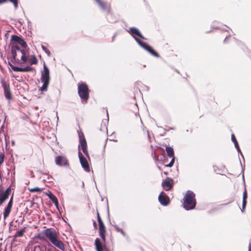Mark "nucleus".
Instances as JSON below:
<instances>
[{
  "instance_id": "obj_12",
  "label": "nucleus",
  "mask_w": 251,
  "mask_h": 251,
  "mask_svg": "<svg viewBox=\"0 0 251 251\" xmlns=\"http://www.w3.org/2000/svg\"><path fill=\"white\" fill-rule=\"evenodd\" d=\"M166 151L167 153V155L169 157H172V160L171 162L169 163V164L166 165V166L167 167H172L175 162V155H174V150L172 147H166Z\"/></svg>"
},
{
  "instance_id": "obj_41",
  "label": "nucleus",
  "mask_w": 251,
  "mask_h": 251,
  "mask_svg": "<svg viewBox=\"0 0 251 251\" xmlns=\"http://www.w3.org/2000/svg\"><path fill=\"white\" fill-rule=\"evenodd\" d=\"M0 251H1V249L0 248Z\"/></svg>"
},
{
  "instance_id": "obj_20",
  "label": "nucleus",
  "mask_w": 251,
  "mask_h": 251,
  "mask_svg": "<svg viewBox=\"0 0 251 251\" xmlns=\"http://www.w3.org/2000/svg\"><path fill=\"white\" fill-rule=\"evenodd\" d=\"M97 4L99 5L100 8L103 10L110 11L111 9V5L107 2L104 1L103 0H95Z\"/></svg>"
},
{
  "instance_id": "obj_23",
  "label": "nucleus",
  "mask_w": 251,
  "mask_h": 251,
  "mask_svg": "<svg viewBox=\"0 0 251 251\" xmlns=\"http://www.w3.org/2000/svg\"><path fill=\"white\" fill-rule=\"evenodd\" d=\"M49 198L52 201V202L55 204L56 207H58L59 203L58 200L55 196H54L51 192L48 195Z\"/></svg>"
},
{
  "instance_id": "obj_42",
  "label": "nucleus",
  "mask_w": 251,
  "mask_h": 251,
  "mask_svg": "<svg viewBox=\"0 0 251 251\" xmlns=\"http://www.w3.org/2000/svg\"><path fill=\"white\" fill-rule=\"evenodd\" d=\"M48 251H50V250H48Z\"/></svg>"
},
{
  "instance_id": "obj_3",
  "label": "nucleus",
  "mask_w": 251,
  "mask_h": 251,
  "mask_svg": "<svg viewBox=\"0 0 251 251\" xmlns=\"http://www.w3.org/2000/svg\"><path fill=\"white\" fill-rule=\"evenodd\" d=\"M78 94L84 103H86L89 98V90L88 86L85 82H79L78 83Z\"/></svg>"
},
{
  "instance_id": "obj_36",
  "label": "nucleus",
  "mask_w": 251,
  "mask_h": 251,
  "mask_svg": "<svg viewBox=\"0 0 251 251\" xmlns=\"http://www.w3.org/2000/svg\"><path fill=\"white\" fill-rule=\"evenodd\" d=\"M249 251H251V244L249 245Z\"/></svg>"
},
{
  "instance_id": "obj_27",
  "label": "nucleus",
  "mask_w": 251,
  "mask_h": 251,
  "mask_svg": "<svg viewBox=\"0 0 251 251\" xmlns=\"http://www.w3.org/2000/svg\"><path fill=\"white\" fill-rule=\"evenodd\" d=\"M231 140L234 143L235 148L238 151H240L239 146L234 134L231 135Z\"/></svg>"
},
{
  "instance_id": "obj_16",
  "label": "nucleus",
  "mask_w": 251,
  "mask_h": 251,
  "mask_svg": "<svg viewBox=\"0 0 251 251\" xmlns=\"http://www.w3.org/2000/svg\"><path fill=\"white\" fill-rule=\"evenodd\" d=\"M2 87L4 89V94L5 98L8 100H11L12 98V95L10 91L9 84L3 83L2 84Z\"/></svg>"
},
{
  "instance_id": "obj_40",
  "label": "nucleus",
  "mask_w": 251,
  "mask_h": 251,
  "mask_svg": "<svg viewBox=\"0 0 251 251\" xmlns=\"http://www.w3.org/2000/svg\"><path fill=\"white\" fill-rule=\"evenodd\" d=\"M5 136V140H6V136L4 135Z\"/></svg>"
},
{
  "instance_id": "obj_24",
  "label": "nucleus",
  "mask_w": 251,
  "mask_h": 251,
  "mask_svg": "<svg viewBox=\"0 0 251 251\" xmlns=\"http://www.w3.org/2000/svg\"><path fill=\"white\" fill-rule=\"evenodd\" d=\"M26 227H25L23 228L20 229V230L17 231L15 235H14V237L15 238L17 237H23L25 233L26 232L25 231Z\"/></svg>"
},
{
  "instance_id": "obj_37",
  "label": "nucleus",
  "mask_w": 251,
  "mask_h": 251,
  "mask_svg": "<svg viewBox=\"0 0 251 251\" xmlns=\"http://www.w3.org/2000/svg\"><path fill=\"white\" fill-rule=\"evenodd\" d=\"M42 48H43V50H47L46 48V47H45L44 46H42Z\"/></svg>"
},
{
  "instance_id": "obj_28",
  "label": "nucleus",
  "mask_w": 251,
  "mask_h": 251,
  "mask_svg": "<svg viewBox=\"0 0 251 251\" xmlns=\"http://www.w3.org/2000/svg\"><path fill=\"white\" fill-rule=\"evenodd\" d=\"M114 228L118 232H120L124 236H126V232L117 226H114Z\"/></svg>"
},
{
  "instance_id": "obj_8",
  "label": "nucleus",
  "mask_w": 251,
  "mask_h": 251,
  "mask_svg": "<svg viewBox=\"0 0 251 251\" xmlns=\"http://www.w3.org/2000/svg\"><path fill=\"white\" fill-rule=\"evenodd\" d=\"M11 192V188L9 186L5 190L1 187H0V206L8 198L10 193Z\"/></svg>"
},
{
  "instance_id": "obj_6",
  "label": "nucleus",
  "mask_w": 251,
  "mask_h": 251,
  "mask_svg": "<svg viewBox=\"0 0 251 251\" xmlns=\"http://www.w3.org/2000/svg\"><path fill=\"white\" fill-rule=\"evenodd\" d=\"M135 41L138 43V44L145 50L149 51L153 56L159 57L160 55L155 50H154L151 46H150L147 43H145L140 40L138 38L134 37Z\"/></svg>"
},
{
  "instance_id": "obj_25",
  "label": "nucleus",
  "mask_w": 251,
  "mask_h": 251,
  "mask_svg": "<svg viewBox=\"0 0 251 251\" xmlns=\"http://www.w3.org/2000/svg\"><path fill=\"white\" fill-rule=\"evenodd\" d=\"M29 61L30 65H36L38 62L35 55H31L29 59Z\"/></svg>"
},
{
  "instance_id": "obj_9",
  "label": "nucleus",
  "mask_w": 251,
  "mask_h": 251,
  "mask_svg": "<svg viewBox=\"0 0 251 251\" xmlns=\"http://www.w3.org/2000/svg\"><path fill=\"white\" fill-rule=\"evenodd\" d=\"M174 180L170 177H167L162 182V186L165 191L171 190L174 186Z\"/></svg>"
},
{
  "instance_id": "obj_7",
  "label": "nucleus",
  "mask_w": 251,
  "mask_h": 251,
  "mask_svg": "<svg viewBox=\"0 0 251 251\" xmlns=\"http://www.w3.org/2000/svg\"><path fill=\"white\" fill-rule=\"evenodd\" d=\"M79 148H81L84 154L89 158L88 151L87 149V142L83 133H79Z\"/></svg>"
},
{
  "instance_id": "obj_15",
  "label": "nucleus",
  "mask_w": 251,
  "mask_h": 251,
  "mask_svg": "<svg viewBox=\"0 0 251 251\" xmlns=\"http://www.w3.org/2000/svg\"><path fill=\"white\" fill-rule=\"evenodd\" d=\"M158 200L160 203L164 206L167 205L170 202L169 197L163 191L159 195Z\"/></svg>"
},
{
  "instance_id": "obj_33",
  "label": "nucleus",
  "mask_w": 251,
  "mask_h": 251,
  "mask_svg": "<svg viewBox=\"0 0 251 251\" xmlns=\"http://www.w3.org/2000/svg\"><path fill=\"white\" fill-rule=\"evenodd\" d=\"M154 159L156 161H158L159 160L158 156L157 155H156L155 154H154Z\"/></svg>"
},
{
  "instance_id": "obj_11",
  "label": "nucleus",
  "mask_w": 251,
  "mask_h": 251,
  "mask_svg": "<svg viewBox=\"0 0 251 251\" xmlns=\"http://www.w3.org/2000/svg\"><path fill=\"white\" fill-rule=\"evenodd\" d=\"M78 157L82 168L86 172H89L90 171L89 165L86 159L84 157L83 154L80 151H79L78 152Z\"/></svg>"
},
{
  "instance_id": "obj_22",
  "label": "nucleus",
  "mask_w": 251,
  "mask_h": 251,
  "mask_svg": "<svg viewBox=\"0 0 251 251\" xmlns=\"http://www.w3.org/2000/svg\"><path fill=\"white\" fill-rule=\"evenodd\" d=\"M247 198H248L247 191L246 189L245 188V191L243 192V195L242 208L241 209L242 212H244V211L245 209L246 206L247 204Z\"/></svg>"
},
{
  "instance_id": "obj_13",
  "label": "nucleus",
  "mask_w": 251,
  "mask_h": 251,
  "mask_svg": "<svg viewBox=\"0 0 251 251\" xmlns=\"http://www.w3.org/2000/svg\"><path fill=\"white\" fill-rule=\"evenodd\" d=\"M9 64L11 67L12 69L15 72H33L34 70V68L30 66H26L25 68H21L18 67H16L12 65L10 62H9Z\"/></svg>"
},
{
  "instance_id": "obj_14",
  "label": "nucleus",
  "mask_w": 251,
  "mask_h": 251,
  "mask_svg": "<svg viewBox=\"0 0 251 251\" xmlns=\"http://www.w3.org/2000/svg\"><path fill=\"white\" fill-rule=\"evenodd\" d=\"M13 196L12 195L11 197L10 198V199L6 205V206L5 207L4 209L3 212V218L4 219H6L7 217L9 215L11 209L13 205Z\"/></svg>"
},
{
  "instance_id": "obj_35",
  "label": "nucleus",
  "mask_w": 251,
  "mask_h": 251,
  "mask_svg": "<svg viewBox=\"0 0 251 251\" xmlns=\"http://www.w3.org/2000/svg\"><path fill=\"white\" fill-rule=\"evenodd\" d=\"M93 226H94V227L95 228H97V223H96V221H95L93 222Z\"/></svg>"
},
{
  "instance_id": "obj_2",
  "label": "nucleus",
  "mask_w": 251,
  "mask_h": 251,
  "mask_svg": "<svg viewBox=\"0 0 251 251\" xmlns=\"http://www.w3.org/2000/svg\"><path fill=\"white\" fill-rule=\"evenodd\" d=\"M196 204L195 194L191 191H187L184 198L183 206L187 210L194 209Z\"/></svg>"
},
{
  "instance_id": "obj_17",
  "label": "nucleus",
  "mask_w": 251,
  "mask_h": 251,
  "mask_svg": "<svg viewBox=\"0 0 251 251\" xmlns=\"http://www.w3.org/2000/svg\"><path fill=\"white\" fill-rule=\"evenodd\" d=\"M55 163L57 165L59 166H68V160L65 157L62 156H58L55 157Z\"/></svg>"
},
{
  "instance_id": "obj_19",
  "label": "nucleus",
  "mask_w": 251,
  "mask_h": 251,
  "mask_svg": "<svg viewBox=\"0 0 251 251\" xmlns=\"http://www.w3.org/2000/svg\"><path fill=\"white\" fill-rule=\"evenodd\" d=\"M11 40L17 42L20 45H21L22 47L24 48H26L27 47V45L26 42L21 37L17 35H13L11 36Z\"/></svg>"
},
{
  "instance_id": "obj_38",
  "label": "nucleus",
  "mask_w": 251,
  "mask_h": 251,
  "mask_svg": "<svg viewBox=\"0 0 251 251\" xmlns=\"http://www.w3.org/2000/svg\"><path fill=\"white\" fill-rule=\"evenodd\" d=\"M45 51H46V52L47 53H48V54H50V52L49 50H45Z\"/></svg>"
},
{
  "instance_id": "obj_5",
  "label": "nucleus",
  "mask_w": 251,
  "mask_h": 251,
  "mask_svg": "<svg viewBox=\"0 0 251 251\" xmlns=\"http://www.w3.org/2000/svg\"><path fill=\"white\" fill-rule=\"evenodd\" d=\"M97 220L99 223V233L100 236L102 239V242L104 244L106 242V227L100 216V213L98 210H97Z\"/></svg>"
},
{
  "instance_id": "obj_34",
  "label": "nucleus",
  "mask_w": 251,
  "mask_h": 251,
  "mask_svg": "<svg viewBox=\"0 0 251 251\" xmlns=\"http://www.w3.org/2000/svg\"><path fill=\"white\" fill-rule=\"evenodd\" d=\"M7 1V0H0V4L5 3Z\"/></svg>"
},
{
  "instance_id": "obj_29",
  "label": "nucleus",
  "mask_w": 251,
  "mask_h": 251,
  "mask_svg": "<svg viewBox=\"0 0 251 251\" xmlns=\"http://www.w3.org/2000/svg\"><path fill=\"white\" fill-rule=\"evenodd\" d=\"M28 190L30 192H32V193L36 192H41L42 191V189H41L39 187H36L32 188H28Z\"/></svg>"
},
{
  "instance_id": "obj_18",
  "label": "nucleus",
  "mask_w": 251,
  "mask_h": 251,
  "mask_svg": "<svg viewBox=\"0 0 251 251\" xmlns=\"http://www.w3.org/2000/svg\"><path fill=\"white\" fill-rule=\"evenodd\" d=\"M105 243L104 244L101 243L99 238H96L95 240V246L97 251H103L106 249L105 245Z\"/></svg>"
},
{
  "instance_id": "obj_31",
  "label": "nucleus",
  "mask_w": 251,
  "mask_h": 251,
  "mask_svg": "<svg viewBox=\"0 0 251 251\" xmlns=\"http://www.w3.org/2000/svg\"><path fill=\"white\" fill-rule=\"evenodd\" d=\"M9 1H10L11 2H12L14 6V7L17 9L18 7V0H8Z\"/></svg>"
},
{
  "instance_id": "obj_39",
  "label": "nucleus",
  "mask_w": 251,
  "mask_h": 251,
  "mask_svg": "<svg viewBox=\"0 0 251 251\" xmlns=\"http://www.w3.org/2000/svg\"><path fill=\"white\" fill-rule=\"evenodd\" d=\"M162 151H164V149L162 148H160Z\"/></svg>"
},
{
  "instance_id": "obj_26",
  "label": "nucleus",
  "mask_w": 251,
  "mask_h": 251,
  "mask_svg": "<svg viewBox=\"0 0 251 251\" xmlns=\"http://www.w3.org/2000/svg\"><path fill=\"white\" fill-rule=\"evenodd\" d=\"M12 51V59L11 61L12 62H19V60L18 59H17L16 57L17 55V51L16 50L13 49V50H11Z\"/></svg>"
},
{
  "instance_id": "obj_10",
  "label": "nucleus",
  "mask_w": 251,
  "mask_h": 251,
  "mask_svg": "<svg viewBox=\"0 0 251 251\" xmlns=\"http://www.w3.org/2000/svg\"><path fill=\"white\" fill-rule=\"evenodd\" d=\"M14 50L16 51H20L22 53L21 60L23 63H25L27 61V56L25 50H21L19 46L12 43L11 46V50Z\"/></svg>"
},
{
  "instance_id": "obj_30",
  "label": "nucleus",
  "mask_w": 251,
  "mask_h": 251,
  "mask_svg": "<svg viewBox=\"0 0 251 251\" xmlns=\"http://www.w3.org/2000/svg\"><path fill=\"white\" fill-rule=\"evenodd\" d=\"M46 250V247L41 246H36L34 247V251H45Z\"/></svg>"
},
{
  "instance_id": "obj_4",
  "label": "nucleus",
  "mask_w": 251,
  "mask_h": 251,
  "mask_svg": "<svg viewBox=\"0 0 251 251\" xmlns=\"http://www.w3.org/2000/svg\"><path fill=\"white\" fill-rule=\"evenodd\" d=\"M50 71L47 67L45 63H44V70L42 72L41 80L43 83L42 87L40 90L42 92L47 91L49 84L50 83Z\"/></svg>"
},
{
  "instance_id": "obj_21",
  "label": "nucleus",
  "mask_w": 251,
  "mask_h": 251,
  "mask_svg": "<svg viewBox=\"0 0 251 251\" xmlns=\"http://www.w3.org/2000/svg\"><path fill=\"white\" fill-rule=\"evenodd\" d=\"M130 34L133 36L134 38V35H137L143 39H146V38L142 35L140 31L136 27H133L129 29ZM135 38H136L135 37Z\"/></svg>"
},
{
  "instance_id": "obj_1",
  "label": "nucleus",
  "mask_w": 251,
  "mask_h": 251,
  "mask_svg": "<svg viewBox=\"0 0 251 251\" xmlns=\"http://www.w3.org/2000/svg\"><path fill=\"white\" fill-rule=\"evenodd\" d=\"M37 238L41 241H49L61 251H65V245L59 236V233L53 228H49L38 233Z\"/></svg>"
},
{
  "instance_id": "obj_32",
  "label": "nucleus",
  "mask_w": 251,
  "mask_h": 251,
  "mask_svg": "<svg viewBox=\"0 0 251 251\" xmlns=\"http://www.w3.org/2000/svg\"><path fill=\"white\" fill-rule=\"evenodd\" d=\"M4 159V154L2 153H0V165H1Z\"/></svg>"
}]
</instances>
